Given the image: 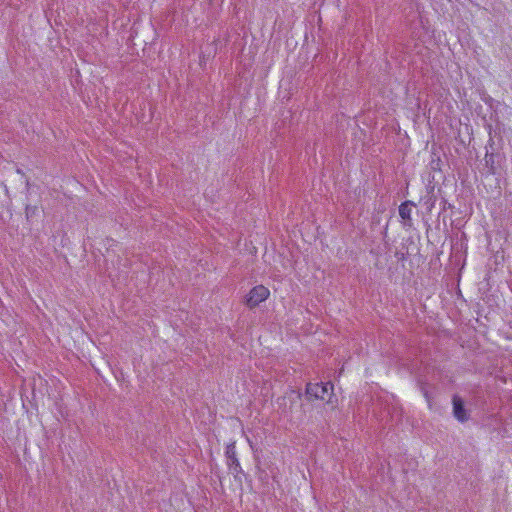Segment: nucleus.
Returning <instances> with one entry per match:
<instances>
[{"mask_svg":"<svg viewBox=\"0 0 512 512\" xmlns=\"http://www.w3.org/2000/svg\"><path fill=\"white\" fill-rule=\"evenodd\" d=\"M329 390H333V384L328 383H308L306 385V396L309 400H325Z\"/></svg>","mask_w":512,"mask_h":512,"instance_id":"nucleus-1","label":"nucleus"},{"mask_svg":"<svg viewBox=\"0 0 512 512\" xmlns=\"http://www.w3.org/2000/svg\"><path fill=\"white\" fill-rule=\"evenodd\" d=\"M269 295L270 291L268 288L263 285H257L250 290L246 296L245 303L250 309H253L265 301Z\"/></svg>","mask_w":512,"mask_h":512,"instance_id":"nucleus-2","label":"nucleus"},{"mask_svg":"<svg viewBox=\"0 0 512 512\" xmlns=\"http://www.w3.org/2000/svg\"><path fill=\"white\" fill-rule=\"evenodd\" d=\"M225 455H226L227 463H228L230 470L234 474H238V473L242 472L239 460L236 456L235 443H231V444L227 445Z\"/></svg>","mask_w":512,"mask_h":512,"instance_id":"nucleus-3","label":"nucleus"},{"mask_svg":"<svg viewBox=\"0 0 512 512\" xmlns=\"http://www.w3.org/2000/svg\"><path fill=\"white\" fill-rule=\"evenodd\" d=\"M453 403V415L460 422L468 421L470 415L465 409L464 402L461 397L454 395L452 398Z\"/></svg>","mask_w":512,"mask_h":512,"instance_id":"nucleus-4","label":"nucleus"},{"mask_svg":"<svg viewBox=\"0 0 512 512\" xmlns=\"http://www.w3.org/2000/svg\"><path fill=\"white\" fill-rule=\"evenodd\" d=\"M415 206V204L412 201H405L399 206V215L403 221V225L406 227L412 226V208Z\"/></svg>","mask_w":512,"mask_h":512,"instance_id":"nucleus-5","label":"nucleus"},{"mask_svg":"<svg viewBox=\"0 0 512 512\" xmlns=\"http://www.w3.org/2000/svg\"><path fill=\"white\" fill-rule=\"evenodd\" d=\"M501 156L499 154H494L493 152L486 151L485 155V166L488 169L490 174H495L497 170V165L499 164Z\"/></svg>","mask_w":512,"mask_h":512,"instance_id":"nucleus-6","label":"nucleus"},{"mask_svg":"<svg viewBox=\"0 0 512 512\" xmlns=\"http://www.w3.org/2000/svg\"><path fill=\"white\" fill-rule=\"evenodd\" d=\"M27 218L33 216L37 212V206L27 205L25 208Z\"/></svg>","mask_w":512,"mask_h":512,"instance_id":"nucleus-7","label":"nucleus"},{"mask_svg":"<svg viewBox=\"0 0 512 512\" xmlns=\"http://www.w3.org/2000/svg\"><path fill=\"white\" fill-rule=\"evenodd\" d=\"M435 204V198L433 195H428L427 200L425 201V205L427 206L428 210H431L432 207Z\"/></svg>","mask_w":512,"mask_h":512,"instance_id":"nucleus-8","label":"nucleus"},{"mask_svg":"<svg viewBox=\"0 0 512 512\" xmlns=\"http://www.w3.org/2000/svg\"><path fill=\"white\" fill-rule=\"evenodd\" d=\"M17 173L22 174L21 169H17Z\"/></svg>","mask_w":512,"mask_h":512,"instance_id":"nucleus-9","label":"nucleus"}]
</instances>
